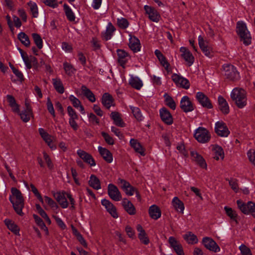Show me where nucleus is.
I'll return each instance as SVG.
<instances>
[{"instance_id":"nucleus-1","label":"nucleus","mask_w":255,"mask_h":255,"mask_svg":"<svg viewBox=\"0 0 255 255\" xmlns=\"http://www.w3.org/2000/svg\"><path fill=\"white\" fill-rule=\"evenodd\" d=\"M12 195H10L9 200L12 205L14 211L19 216H23L24 213L22 209L24 206V199L20 190L15 187L11 188Z\"/></svg>"},{"instance_id":"nucleus-2","label":"nucleus","mask_w":255,"mask_h":255,"mask_svg":"<svg viewBox=\"0 0 255 255\" xmlns=\"http://www.w3.org/2000/svg\"><path fill=\"white\" fill-rule=\"evenodd\" d=\"M231 98L239 108H243L247 105V93L242 88L234 89L231 94Z\"/></svg>"},{"instance_id":"nucleus-3","label":"nucleus","mask_w":255,"mask_h":255,"mask_svg":"<svg viewBox=\"0 0 255 255\" xmlns=\"http://www.w3.org/2000/svg\"><path fill=\"white\" fill-rule=\"evenodd\" d=\"M236 32L240 37V41H242L245 45L251 44L252 37L245 22L242 21L237 22Z\"/></svg>"},{"instance_id":"nucleus-4","label":"nucleus","mask_w":255,"mask_h":255,"mask_svg":"<svg viewBox=\"0 0 255 255\" xmlns=\"http://www.w3.org/2000/svg\"><path fill=\"white\" fill-rule=\"evenodd\" d=\"M238 208L244 214H251L255 218V203L252 201H249L247 203H244L241 200L237 201Z\"/></svg>"},{"instance_id":"nucleus-5","label":"nucleus","mask_w":255,"mask_h":255,"mask_svg":"<svg viewBox=\"0 0 255 255\" xmlns=\"http://www.w3.org/2000/svg\"><path fill=\"white\" fill-rule=\"evenodd\" d=\"M195 139L200 143H206L211 138V135L208 130L203 127H199L194 133Z\"/></svg>"},{"instance_id":"nucleus-6","label":"nucleus","mask_w":255,"mask_h":255,"mask_svg":"<svg viewBox=\"0 0 255 255\" xmlns=\"http://www.w3.org/2000/svg\"><path fill=\"white\" fill-rule=\"evenodd\" d=\"M225 71V76L226 78L232 81L238 80L239 78V73L236 68L231 64H226L223 66Z\"/></svg>"},{"instance_id":"nucleus-7","label":"nucleus","mask_w":255,"mask_h":255,"mask_svg":"<svg viewBox=\"0 0 255 255\" xmlns=\"http://www.w3.org/2000/svg\"><path fill=\"white\" fill-rule=\"evenodd\" d=\"M172 80L177 86L185 89H188L190 87V85L188 80L177 74H173L172 75Z\"/></svg>"},{"instance_id":"nucleus-8","label":"nucleus","mask_w":255,"mask_h":255,"mask_svg":"<svg viewBox=\"0 0 255 255\" xmlns=\"http://www.w3.org/2000/svg\"><path fill=\"white\" fill-rule=\"evenodd\" d=\"M202 244L204 247L210 251L217 253L220 249L217 244L211 238L204 237L202 239Z\"/></svg>"},{"instance_id":"nucleus-9","label":"nucleus","mask_w":255,"mask_h":255,"mask_svg":"<svg viewBox=\"0 0 255 255\" xmlns=\"http://www.w3.org/2000/svg\"><path fill=\"white\" fill-rule=\"evenodd\" d=\"M196 97L198 102L203 107L209 109H211L213 108L211 101L203 93L201 92H198L196 94Z\"/></svg>"},{"instance_id":"nucleus-10","label":"nucleus","mask_w":255,"mask_h":255,"mask_svg":"<svg viewBox=\"0 0 255 255\" xmlns=\"http://www.w3.org/2000/svg\"><path fill=\"white\" fill-rule=\"evenodd\" d=\"M180 107L185 113L192 112L194 110V106L189 98L186 96H184L181 100Z\"/></svg>"},{"instance_id":"nucleus-11","label":"nucleus","mask_w":255,"mask_h":255,"mask_svg":"<svg viewBox=\"0 0 255 255\" xmlns=\"http://www.w3.org/2000/svg\"><path fill=\"white\" fill-rule=\"evenodd\" d=\"M108 195L110 198L114 201H118L122 199V196L120 192L116 186L113 184L108 185Z\"/></svg>"},{"instance_id":"nucleus-12","label":"nucleus","mask_w":255,"mask_h":255,"mask_svg":"<svg viewBox=\"0 0 255 255\" xmlns=\"http://www.w3.org/2000/svg\"><path fill=\"white\" fill-rule=\"evenodd\" d=\"M215 130L216 133L221 136L227 137L230 133L228 128L223 122H218L216 123Z\"/></svg>"},{"instance_id":"nucleus-13","label":"nucleus","mask_w":255,"mask_h":255,"mask_svg":"<svg viewBox=\"0 0 255 255\" xmlns=\"http://www.w3.org/2000/svg\"><path fill=\"white\" fill-rule=\"evenodd\" d=\"M198 41L200 48L205 55L208 57L212 56L211 54L212 48L209 46L208 42L205 41L201 35L198 37Z\"/></svg>"},{"instance_id":"nucleus-14","label":"nucleus","mask_w":255,"mask_h":255,"mask_svg":"<svg viewBox=\"0 0 255 255\" xmlns=\"http://www.w3.org/2000/svg\"><path fill=\"white\" fill-rule=\"evenodd\" d=\"M101 203L113 218H117L118 217L116 207L109 200L104 199L102 200Z\"/></svg>"},{"instance_id":"nucleus-15","label":"nucleus","mask_w":255,"mask_h":255,"mask_svg":"<svg viewBox=\"0 0 255 255\" xmlns=\"http://www.w3.org/2000/svg\"><path fill=\"white\" fill-rule=\"evenodd\" d=\"M168 242L170 247L173 249L178 255H184L183 247L181 244L173 237L169 238Z\"/></svg>"},{"instance_id":"nucleus-16","label":"nucleus","mask_w":255,"mask_h":255,"mask_svg":"<svg viewBox=\"0 0 255 255\" xmlns=\"http://www.w3.org/2000/svg\"><path fill=\"white\" fill-rule=\"evenodd\" d=\"M160 116L162 121L167 125H171L173 124V119L172 116L166 108H162L160 109Z\"/></svg>"},{"instance_id":"nucleus-17","label":"nucleus","mask_w":255,"mask_h":255,"mask_svg":"<svg viewBox=\"0 0 255 255\" xmlns=\"http://www.w3.org/2000/svg\"><path fill=\"white\" fill-rule=\"evenodd\" d=\"M144 8L146 13L148 14V17L151 20L154 22H158L159 20L160 15L154 7L145 5Z\"/></svg>"},{"instance_id":"nucleus-18","label":"nucleus","mask_w":255,"mask_h":255,"mask_svg":"<svg viewBox=\"0 0 255 255\" xmlns=\"http://www.w3.org/2000/svg\"><path fill=\"white\" fill-rule=\"evenodd\" d=\"M77 154L84 162L90 164V166H95L96 165L94 159L93 158L92 156L88 152L80 149L77 151Z\"/></svg>"},{"instance_id":"nucleus-19","label":"nucleus","mask_w":255,"mask_h":255,"mask_svg":"<svg viewBox=\"0 0 255 255\" xmlns=\"http://www.w3.org/2000/svg\"><path fill=\"white\" fill-rule=\"evenodd\" d=\"M122 184L121 188L124 190L127 195L132 196L136 190V188L131 186L130 183L124 179H119Z\"/></svg>"},{"instance_id":"nucleus-20","label":"nucleus","mask_w":255,"mask_h":255,"mask_svg":"<svg viewBox=\"0 0 255 255\" xmlns=\"http://www.w3.org/2000/svg\"><path fill=\"white\" fill-rule=\"evenodd\" d=\"M180 51L182 52L181 57L188 63V65L191 66L194 61V57L190 51L186 47H182L180 49Z\"/></svg>"},{"instance_id":"nucleus-21","label":"nucleus","mask_w":255,"mask_h":255,"mask_svg":"<svg viewBox=\"0 0 255 255\" xmlns=\"http://www.w3.org/2000/svg\"><path fill=\"white\" fill-rule=\"evenodd\" d=\"M114 99L113 96L108 93H105L102 98V103L107 109H109L113 106H115Z\"/></svg>"},{"instance_id":"nucleus-22","label":"nucleus","mask_w":255,"mask_h":255,"mask_svg":"<svg viewBox=\"0 0 255 255\" xmlns=\"http://www.w3.org/2000/svg\"><path fill=\"white\" fill-rule=\"evenodd\" d=\"M219 109L224 115H227L230 112V108L228 103L224 98L220 96L218 99Z\"/></svg>"},{"instance_id":"nucleus-23","label":"nucleus","mask_w":255,"mask_h":255,"mask_svg":"<svg viewBox=\"0 0 255 255\" xmlns=\"http://www.w3.org/2000/svg\"><path fill=\"white\" fill-rule=\"evenodd\" d=\"M191 156L194 159L195 162L203 169L207 168V164L203 156L196 151L191 152Z\"/></svg>"},{"instance_id":"nucleus-24","label":"nucleus","mask_w":255,"mask_h":255,"mask_svg":"<svg viewBox=\"0 0 255 255\" xmlns=\"http://www.w3.org/2000/svg\"><path fill=\"white\" fill-rule=\"evenodd\" d=\"M155 55L160 61L161 65L164 67L165 70L168 73L171 72L169 69L170 64L166 60V57L162 54V53L159 50H156L154 52Z\"/></svg>"},{"instance_id":"nucleus-25","label":"nucleus","mask_w":255,"mask_h":255,"mask_svg":"<svg viewBox=\"0 0 255 255\" xmlns=\"http://www.w3.org/2000/svg\"><path fill=\"white\" fill-rule=\"evenodd\" d=\"M66 193H67L65 192H63L62 193L58 192L54 195L56 201L63 208H66L68 206V203L65 196V195H66Z\"/></svg>"},{"instance_id":"nucleus-26","label":"nucleus","mask_w":255,"mask_h":255,"mask_svg":"<svg viewBox=\"0 0 255 255\" xmlns=\"http://www.w3.org/2000/svg\"><path fill=\"white\" fill-rule=\"evenodd\" d=\"M136 229L137 231L139 232L138 235V237L141 242L144 245L148 244L149 240L142 227L140 224H138L136 227Z\"/></svg>"},{"instance_id":"nucleus-27","label":"nucleus","mask_w":255,"mask_h":255,"mask_svg":"<svg viewBox=\"0 0 255 255\" xmlns=\"http://www.w3.org/2000/svg\"><path fill=\"white\" fill-rule=\"evenodd\" d=\"M98 150L100 154L108 163H111L113 161V155L112 153L106 148L99 146Z\"/></svg>"},{"instance_id":"nucleus-28","label":"nucleus","mask_w":255,"mask_h":255,"mask_svg":"<svg viewBox=\"0 0 255 255\" xmlns=\"http://www.w3.org/2000/svg\"><path fill=\"white\" fill-rule=\"evenodd\" d=\"M148 213L150 217L154 220H157L161 215L159 207L156 205H153L149 207Z\"/></svg>"},{"instance_id":"nucleus-29","label":"nucleus","mask_w":255,"mask_h":255,"mask_svg":"<svg viewBox=\"0 0 255 255\" xmlns=\"http://www.w3.org/2000/svg\"><path fill=\"white\" fill-rule=\"evenodd\" d=\"M122 205L128 214L131 215L135 214V208L130 201H128L126 198L124 199L122 202Z\"/></svg>"},{"instance_id":"nucleus-30","label":"nucleus","mask_w":255,"mask_h":255,"mask_svg":"<svg viewBox=\"0 0 255 255\" xmlns=\"http://www.w3.org/2000/svg\"><path fill=\"white\" fill-rule=\"evenodd\" d=\"M130 145L136 152L139 153L141 155H145V149L137 139L134 138L131 139L130 140Z\"/></svg>"},{"instance_id":"nucleus-31","label":"nucleus","mask_w":255,"mask_h":255,"mask_svg":"<svg viewBox=\"0 0 255 255\" xmlns=\"http://www.w3.org/2000/svg\"><path fill=\"white\" fill-rule=\"evenodd\" d=\"M140 44L139 40L134 36H131L129 39V47L134 52H136L140 50Z\"/></svg>"},{"instance_id":"nucleus-32","label":"nucleus","mask_w":255,"mask_h":255,"mask_svg":"<svg viewBox=\"0 0 255 255\" xmlns=\"http://www.w3.org/2000/svg\"><path fill=\"white\" fill-rule=\"evenodd\" d=\"M7 228L16 235L19 236L20 229L11 220L6 219L4 221Z\"/></svg>"},{"instance_id":"nucleus-33","label":"nucleus","mask_w":255,"mask_h":255,"mask_svg":"<svg viewBox=\"0 0 255 255\" xmlns=\"http://www.w3.org/2000/svg\"><path fill=\"white\" fill-rule=\"evenodd\" d=\"M39 132L43 140L47 143L48 145L51 149H55L56 146L52 143V140L51 136L46 132L43 128H39Z\"/></svg>"},{"instance_id":"nucleus-34","label":"nucleus","mask_w":255,"mask_h":255,"mask_svg":"<svg viewBox=\"0 0 255 255\" xmlns=\"http://www.w3.org/2000/svg\"><path fill=\"white\" fill-rule=\"evenodd\" d=\"M111 117L114 121V124L117 126L122 128L125 127L126 126L125 123L123 122L119 112H112V113L111 114Z\"/></svg>"},{"instance_id":"nucleus-35","label":"nucleus","mask_w":255,"mask_h":255,"mask_svg":"<svg viewBox=\"0 0 255 255\" xmlns=\"http://www.w3.org/2000/svg\"><path fill=\"white\" fill-rule=\"evenodd\" d=\"M6 99L9 106L12 108V111L14 113H19V106L16 103L14 97L12 95H7Z\"/></svg>"},{"instance_id":"nucleus-36","label":"nucleus","mask_w":255,"mask_h":255,"mask_svg":"<svg viewBox=\"0 0 255 255\" xmlns=\"http://www.w3.org/2000/svg\"><path fill=\"white\" fill-rule=\"evenodd\" d=\"M117 54L118 56V62L120 65L124 68V65L127 62V60L126 58L128 56V54L125 50L122 49H118Z\"/></svg>"},{"instance_id":"nucleus-37","label":"nucleus","mask_w":255,"mask_h":255,"mask_svg":"<svg viewBox=\"0 0 255 255\" xmlns=\"http://www.w3.org/2000/svg\"><path fill=\"white\" fill-rule=\"evenodd\" d=\"M172 203L176 211L183 213L184 203L178 197H175L172 200Z\"/></svg>"},{"instance_id":"nucleus-38","label":"nucleus","mask_w":255,"mask_h":255,"mask_svg":"<svg viewBox=\"0 0 255 255\" xmlns=\"http://www.w3.org/2000/svg\"><path fill=\"white\" fill-rule=\"evenodd\" d=\"M81 90L83 94L85 96L90 102H94L96 101V98L93 93L88 89L86 86L83 85L81 87Z\"/></svg>"},{"instance_id":"nucleus-39","label":"nucleus","mask_w":255,"mask_h":255,"mask_svg":"<svg viewBox=\"0 0 255 255\" xmlns=\"http://www.w3.org/2000/svg\"><path fill=\"white\" fill-rule=\"evenodd\" d=\"M89 185L93 188L96 190H99L101 189V182L98 177L95 175H91L90 176V179L88 182Z\"/></svg>"},{"instance_id":"nucleus-40","label":"nucleus","mask_w":255,"mask_h":255,"mask_svg":"<svg viewBox=\"0 0 255 255\" xmlns=\"http://www.w3.org/2000/svg\"><path fill=\"white\" fill-rule=\"evenodd\" d=\"M129 84L137 90H139L143 85L142 81L137 77H131L129 81Z\"/></svg>"},{"instance_id":"nucleus-41","label":"nucleus","mask_w":255,"mask_h":255,"mask_svg":"<svg viewBox=\"0 0 255 255\" xmlns=\"http://www.w3.org/2000/svg\"><path fill=\"white\" fill-rule=\"evenodd\" d=\"M18 39L25 46L28 47L30 45V41L28 36L23 32H21L17 35Z\"/></svg>"},{"instance_id":"nucleus-42","label":"nucleus","mask_w":255,"mask_h":255,"mask_svg":"<svg viewBox=\"0 0 255 255\" xmlns=\"http://www.w3.org/2000/svg\"><path fill=\"white\" fill-rule=\"evenodd\" d=\"M18 114L20 116L21 119L24 123H27L29 121L31 117H33L32 111L30 112L28 110H24L21 113L19 112Z\"/></svg>"},{"instance_id":"nucleus-43","label":"nucleus","mask_w":255,"mask_h":255,"mask_svg":"<svg viewBox=\"0 0 255 255\" xmlns=\"http://www.w3.org/2000/svg\"><path fill=\"white\" fill-rule=\"evenodd\" d=\"M33 217L37 225L45 232L46 235H48V230L43 221L37 215L33 214Z\"/></svg>"},{"instance_id":"nucleus-44","label":"nucleus","mask_w":255,"mask_h":255,"mask_svg":"<svg viewBox=\"0 0 255 255\" xmlns=\"http://www.w3.org/2000/svg\"><path fill=\"white\" fill-rule=\"evenodd\" d=\"M53 85L56 91L60 94L64 92V88L61 81L58 79H53Z\"/></svg>"},{"instance_id":"nucleus-45","label":"nucleus","mask_w":255,"mask_h":255,"mask_svg":"<svg viewBox=\"0 0 255 255\" xmlns=\"http://www.w3.org/2000/svg\"><path fill=\"white\" fill-rule=\"evenodd\" d=\"M63 7L67 19L70 21H74L75 16L71 9L66 3L64 4Z\"/></svg>"},{"instance_id":"nucleus-46","label":"nucleus","mask_w":255,"mask_h":255,"mask_svg":"<svg viewBox=\"0 0 255 255\" xmlns=\"http://www.w3.org/2000/svg\"><path fill=\"white\" fill-rule=\"evenodd\" d=\"M184 239L189 244H196L198 242V239L196 235L192 232H189L184 236Z\"/></svg>"},{"instance_id":"nucleus-47","label":"nucleus","mask_w":255,"mask_h":255,"mask_svg":"<svg viewBox=\"0 0 255 255\" xmlns=\"http://www.w3.org/2000/svg\"><path fill=\"white\" fill-rule=\"evenodd\" d=\"M224 210L226 211V214L231 218V219L235 221L236 223L238 224V222L237 220L238 215L236 213V212L233 210L231 208L227 206H225L224 207Z\"/></svg>"},{"instance_id":"nucleus-48","label":"nucleus","mask_w":255,"mask_h":255,"mask_svg":"<svg viewBox=\"0 0 255 255\" xmlns=\"http://www.w3.org/2000/svg\"><path fill=\"white\" fill-rule=\"evenodd\" d=\"M31 35L37 47L41 49L43 47V41L40 35L36 33H32Z\"/></svg>"},{"instance_id":"nucleus-49","label":"nucleus","mask_w":255,"mask_h":255,"mask_svg":"<svg viewBox=\"0 0 255 255\" xmlns=\"http://www.w3.org/2000/svg\"><path fill=\"white\" fill-rule=\"evenodd\" d=\"M213 150L215 151V153L216 154L214 158L216 160H218L219 159V156L221 157L222 159H224V152L221 146L218 145H216Z\"/></svg>"},{"instance_id":"nucleus-50","label":"nucleus","mask_w":255,"mask_h":255,"mask_svg":"<svg viewBox=\"0 0 255 255\" xmlns=\"http://www.w3.org/2000/svg\"><path fill=\"white\" fill-rule=\"evenodd\" d=\"M115 27L111 23H109L108 24V26L107 28V30L106 32L104 33L103 35V37L106 40H108L110 39L111 37V36L113 33V32L115 30Z\"/></svg>"},{"instance_id":"nucleus-51","label":"nucleus","mask_w":255,"mask_h":255,"mask_svg":"<svg viewBox=\"0 0 255 255\" xmlns=\"http://www.w3.org/2000/svg\"><path fill=\"white\" fill-rule=\"evenodd\" d=\"M130 109L135 118L138 121L142 120V116L140 109L138 107L131 106Z\"/></svg>"},{"instance_id":"nucleus-52","label":"nucleus","mask_w":255,"mask_h":255,"mask_svg":"<svg viewBox=\"0 0 255 255\" xmlns=\"http://www.w3.org/2000/svg\"><path fill=\"white\" fill-rule=\"evenodd\" d=\"M27 4L30 7L32 16L33 17H37L38 13L37 4L35 2L32 1H29Z\"/></svg>"},{"instance_id":"nucleus-53","label":"nucleus","mask_w":255,"mask_h":255,"mask_svg":"<svg viewBox=\"0 0 255 255\" xmlns=\"http://www.w3.org/2000/svg\"><path fill=\"white\" fill-rule=\"evenodd\" d=\"M65 73L69 76H72L76 70L74 67L70 63L65 62L63 64Z\"/></svg>"},{"instance_id":"nucleus-54","label":"nucleus","mask_w":255,"mask_h":255,"mask_svg":"<svg viewBox=\"0 0 255 255\" xmlns=\"http://www.w3.org/2000/svg\"><path fill=\"white\" fill-rule=\"evenodd\" d=\"M165 97V101L167 102L166 105L172 110H175L176 108V103L173 100V98L165 94L164 96Z\"/></svg>"},{"instance_id":"nucleus-55","label":"nucleus","mask_w":255,"mask_h":255,"mask_svg":"<svg viewBox=\"0 0 255 255\" xmlns=\"http://www.w3.org/2000/svg\"><path fill=\"white\" fill-rule=\"evenodd\" d=\"M101 134L107 143L109 145H113L114 144V139L108 133L102 131Z\"/></svg>"},{"instance_id":"nucleus-56","label":"nucleus","mask_w":255,"mask_h":255,"mask_svg":"<svg viewBox=\"0 0 255 255\" xmlns=\"http://www.w3.org/2000/svg\"><path fill=\"white\" fill-rule=\"evenodd\" d=\"M30 186L31 188V191L34 193L35 196L37 198V199L39 200V201L43 204V200L41 195V194L38 192L37 188L35 187V186L33 184H30Z\"/></svg>"},{"instance_id":"nucleus-57","label":"nucleus","mask_w":255,"mask_h":255,"mask_svg":"<svg viewBox=\"0 0 255 255\" xmlns=\"http://www.w3.org/2000/svg\"><path fill=\"white\" fill-rule=\"evenodd\" d=\"M117 23L118 26L122 29H126L128 26V20L124 18L118 19Z\"/></svg>"},{"instance_id":"nucleus-58","label":"nucleus","mask_w":255,"mask_h":255,"mask_svg":"<svg viewBox=\"0 0 255 255\" xmlns=\"http://www.w3.org/2000/svg\"><path fill=\"white\" fill-rule=\"evenodd\" d=\"M46 105H47V110L51 114L52 117L53 118H55V111H54V109L53 108V104L52 103V102H51L50 98H47Z\"/></svg>"},{"instance_id":"nucleus-59","label":"nucleus","mask_w":255,"mask_h":255,"mask_svg":"<svg viewBox=\"0 0 255 255\" xmlns=\"http://www.w3.org/2000/svg\"><path fill=\"white\" fill-rule=\"evenodd\" d=\"M239 249L242 255H253L250 248L247 247L245 245L242 244L239 247Z\"/></svg>"},{"instance_id":"nucleus-60","label":"nucleus","mask_w":255,"mask_h":255,"mask_svg":"<svg viewBox=\"0 0 255 255\" xmlns=\"http://www.w3.org/2000/svg\"><path fill=\"white\" fill-rule=\"evenodd\" d=\"M43 153V158L47 163L48 167L50 170L52 169L53 168L54 166H53V164L52 162V161H51L49 156L45 151H44Z\"/></svg>"},{"instance_id":"nucleus-61","label":"nucleus","mask_w":255,"mask_h":255,"mask_svg":"<svg viewBox=\"0 0 255 255\" xmlns=\"http://www.w3.org/2000/svg\"><path fill=\"white\" fill-rule=\"evenodd\" d=\"M229 185L231 188L236 192L237 193L239 190V186L237 183V179H231L229 180Z\"/></svg>"},{"instance_id":"nucleus-62","label":"nucleus","mask_w":255,"mask_h":255,"mask_svg":"<svg viewBox=\"0 0 255 255\" xmlns=\"http://www.w3.org/2000/svg\"><path fill=\"white\" fill-rule=\"evenodd\" d=\"M67 112L70 116V119H78V116L71 106L67 107Z\"/></svg>"},{"instance_id":"nucleus-63","label":"nucleus","mask_w":255,"mask_h":255,"mask_svg":"<svg viewBox=\"0 0 255 255\" xmlns=\"http://www.w3.org/2000/svg\"><path fill=\"white\" fill-rule=\"evenodd\" d=\"M44 199L45 202L49 205L51 207H56V209L58 208V206L56 203L51 198L48 196H44Z\"/></svg>"},{"instance_id":"nucleus-64","label":"nucleus","mask_w":255,"mask_h":255,"mask_svg":"<svg viewBox=\"0 0 255 255\" xmlns=\"http://www.w3.org/2000/svg\"><path fill=\"white\" fill-rule=\"evenodd\" d=\"M247 154L250 161L255 165V150H250Z\"/></svg>"}]
</instances>
